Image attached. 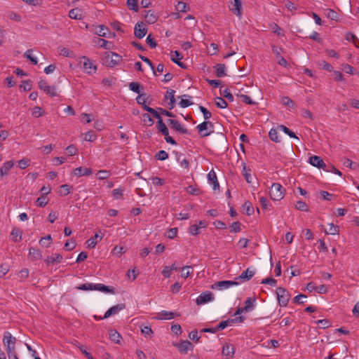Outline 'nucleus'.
Returning <instances> with one entry per match:
<instances>
[{
	"mask_svg": "<svg viewBox=\"0 0 359 359\" xmlns=\"http://www.w3.org/2000/svg\"><path fill=\"white\" fill-rule=\"evenodd\" d=\"M309 163L318 168H323L326 171H329V169L327 168V165L324 163L323 160L318 156H313L309 158Z\"/></svg>",
	"mask_w": 359,
	"mask_h": 359,
	"instance_id": "nucleus-10",
	"label": "nucleus"
},
{
	"mask_svg": "<svg viewBox=\"0 0 359 359\" xmlns=\"http://www.w3.org/2000/svg\"><path fill=\"white\" fill-rule=\"evenodd\" d=\"M243 211L248 215H251L254 213V208L252 205V203L249 201H246L242 205Z\"/></svg>",
	"mask_w": 359,
	"mask_h": 359,
	"instance_id": "nucleus-29",
	"label": "nucleus"
},
{
	"mask_svg": "<svg viewBox=\"0 0 359 359\" xmlns=\"http://www.w3.org/2000/svg\"><path fill=\"white\" fill-rule=\"evenodd\" d=\"M167 123L168 125L170 126V127L174 129L176 132L180 133V134H188L189 131L188 130L182 125L180 124V123L175 119H168Z\"/></svg>",
	"mask_w": 359,
	"mask_h": 359,
	"instance_id": "nucleus-8",
	"label": "nucleus"
},
{
	"mask_svg": "<svg viewBox=\"0 0 359 359\" xmlns=\"http://www.w3.org/2000/svg\"><path fill=\"white\" fill-rule=\"evenodd\" d=\"M216 76L217 77H223L226 75V66L224 64H217L215 67Z\"/></svg>",
	"mask_w": 359,
	"mask_h": 359,
	"instance_id": "nucleus-32",
	"label": "nucleus"
},
{
	"mask_svg": "<svg viewBox=\"0 0 359 359\" xmlns=\"http://www.w3.org/2000/svg\"><path fill=\"white\" fill-rule=\"evenodd\" d=\"M215 104L218 108L224 109L227 107V102L222 97H217L215 99Z\"/></svg>",
	"mask_w": 359,
	"mask_h": 359,
	"instance_id": "nucleus-47",
	"label": "nucleus"
},
{
	"mask_svg": "<svg viewBox=\"0 0 359 359\" xmlns=\"http://www.w3.org/2000/svg\"><path fill=\"white\" fill-rule=\"evenodd\" d=\"M77 289L81 290H99L103 292H109L112 293L114 292L113 287H109L108 286H106L103 284H94V283H84L79 287H77Z\"/></svg>",
	"mask_w": 359,
	"mask_h": 359,
	"instance_id": "nucleus-2",
	"label": "nucleus"
},
{
	"mask_svg": "<svg viewBox=\"0 0 359 359\" xmlns=\"http://www.w3.org/2000/svg\"><path fill=\"white\" fill-rule=\"evenodd\" d=\"M285 189L278 183H273L271 185L270 196L274 201H280L284 197Z\"/></svg>",
	"mask_w": 359,
	"mask_h": 359,
	"instance_id": "nucleus-4",
	"label": "nucleus"
},
{
	"mask_svg": "<svg viewBox=\"0 0 359 359\" xmlns=\"http://www.w3.org/2000/svg\"><path fill=\"white\" fill-rule=\"evenodd\" d=\"M269 135L270 139L275 142H279L280 141L278 137V133L276 129L272 128L270 130Z\"/></svg>",
	"mask_w": 359,
	"mask_h": 359,
	"instance_id": "nucleus-46",
	"label": "nucleus"
},
{
	"mask_svg": "<svg viewBox=\"0 0 359 359\" xmlns=\"http://www.w3.org/2000/svg\"><path fill=\"white\" fill-rule=\"evenodd\" d=\"M208 181L213 184L214 189L219 188V184L217 181L216 173L213 170L210 171V172L208 174Z\"/></svg>",
	"mask_w": 359,
	"mask_h": 359,
	"instance_id": "nucleus-25",
	"label": "nucleus"
},
{
	"mask_svg": "<svg viewBox=\"0 0 359 359\" xmlns=\"http://www.w3.org/2000/svg\"><path fill=\"white\" fill-rule=\"evenodd\" d=\"M122 60V57L118 54L114 52H107L103 58V64L107 67H114Z\"/></svg>",
	"mask_w": 359,
	"mask_h": 359,
	"instance_id": "nucleus-3",
	"label": "nucleus"
},
{
	"mask_svg": "<svg viewBox=\"0 0 359 359\" xmlns=\"http://www.w3.org/2000/svg\"><path fill=\"white\" fill-rule=\"evenodd\" d=\"M189 233H191V235H194V236L199 234L200 229H199V226H198V224H194L191 225L189 228Z\"/></svg>",
	"mask_w": 359,
	"mask_h": 359,
	"instance_id": "nucleus-57",
	"label": "nucleus"
},
{
	"mask_svg": "<svg viewBox=\"0 0 359 359\" xmlns=\"http://www.w3.org/2000/svg\"><path fill=\"white\" fill-rule=\"evenodd\" d=\"M199 109L203 113L205 120H208L211 118V112L208 111L205 107L200 106Z\"/></svg>",
	"mask_w": 359,
	"mask_h": 359,
	"instance_id": "nucleus-58",
	"label": "nucleus"
},
{
	"mask_svg": "<svg viewBox=\"0 0 359 359\" xmlns=\"http://www.w3.org/2000/svg\"><path fill=\"white\" fill-rule=\"evenodd\" d=\"M296 208L299 210H302V211H308L309 210V208H308L307 205L302 201H298L297 202Z\"/></svg>",
	"mask_w": 359,
	"mask_h": 359,
	"instance_id": "nucleus-59",
	"label": "nucleus"
},
{
	"mask_svg": "<svg viewBox=\"0 0 359 359\" xmlns=\"http://www.w3.org/2000/svg\"><path fill=\"white\" fill-rule=\"evenodd\" d=\"M346 39L348 41H352L355 47L359 48V39L353 33L347 32L346 34Z\"/></svg>",
	"mask_w": 359,
	"mask_h": 359,
	"instance_id": "nucleus-33",
	"label": "nucleus"
},
{
	"mask_svg": "<svg viewBox=\"0 0 359 359\" xmlns=\"http://www.w3.org/2000/svg\"><path fill=\"white\" fill-rule=\"evenodd\" d=\"M326 15L332 20H337L338 19V13L332 9H327Z\"/></svg>",
	"mask_w": 359,
	"mask_h": 359,
	"instance_id": "nucleus-49",
	"label": "nucleus"
},
{
	"mask_svg": "<svg viewBox=\"0 0 359 359\" xmlns=\"http://www.w3.org/2000/svg\"><path fill=\"white\" fill-rule=\"evenodd\" d=\"M157 128L160 133L164 136H167L169 133L168 129L166 125L163 122V119L157 121Z\"/></svg>",
	"mask_w": 359,
	"mask_h": 359,
	"instance_id": "nucleus-28",
	"label": "nucleus"
},
{
	"mask_svg": "<svg viewBox=\"0 0 359 359\" xmlns=\"http://www.w3.org/2000/svg\"><path fill=\"white\" fill-rule=\"evenodd\" d=\"M214 299V294L210 291L201 293L196 299V302L198 305H201L210 302Z\"/></svg>",
	"mask_w": 359,
	"mask_h": 359,
	"instance_id": "nucleus-9",
	"label": "nucleus"
},
{
	"mask_svg": "<svg viewBox=\"0 0 359 359\" xmlns=\"http://www.w3.org/2000/svg\"><path fill=\"white\" fill-rule=\"evenodd\" d=\"M242 165H243L242 175L244 176V177L248 183H251L252 182V176L250 174V170L247 168V165L245 162L242 163Z\"/></svg>",
	"mask_w": 359,
	"mask_h": 359,
	"instance_id": "nucleus-26",
	"label": "nucleus"
},
{
	"mask_svg": "<svg viewBox=\"0 0 359 359\" xmlns=\"http://www.w3.org/2000/svg\"><path fill=\"white\" fill-rule=\"evenodd\" d=\"M70 187L68 184H62L60 187L58 194L62 196H65L70 193Z\"/></svg>",
	"mask_w": 359,
	"mask_h": 359,
	"instance_id": "nucleus-41",
	"label": "nucleus"
},
{
	"mask_svg": "<svg viewBox=\"0 0 359 359\" xmlns=\"http://www.w3.org/2000/svg\"><path fill=\"white\" fill-rule=\"evenodd\" d=\"M229 9L236 15L241 17L242 15V2H241V0H234V2L231 3V6H229Z\"/></svg>",
	"mask_w": 359,
	"mask_h": 359,
	"instance_id": "nucleus-16",
	"label": "nucleus"
},
{
	"mask_svg": "<svg viewBox=\"0 0 359 359\" xmlns=\"http://www.w3.org/2000/svg\"><path fill=\"white\" fill-rule=\"evenodd\" d=\"M126 308V305L124 304H119L111 307L109 310H107L102 318H107L112 315H115L118 313V311L124 309Z\"/></svg>",
	"mask_w": 359,
	"mask_h": 359,
	"instance_id": "nucleus-13",
	"label": "nucleus"
},
{
	"mask_svg": "<svg viewBox=\"0 0 359 359\" xmlns=\"http://www.w3.org/2000/svg\"><path fill=\"white\" fill-rule=\"evenodd\" d=\"M81 59L83 60V69L88 74H91L96 71V66L93 64V62L88 57L83 56Z\"/></svg>",
	"mask_w": 359,
	"mask_h": 359,
	"instance_id": "nucleus-12",
	"label": "nucleus"
},
{
	"mask_svg": "<svg viewBox=\"0 0 359 359\" xmlns=\"http://www.w3.org/2000/svg\"><path fill=\"white\" fill-rule=\"evenodd\" d=\"M161 273L165 278H168L170 277L172 274V270L170 266H165L163 267V269Z\"/></svg>",
	"mask_w": 359,
	"mask_h": 359,
	"instance_id": "nucleus-64",
	"label": "nucleus"
},
{
	"mask_svg": "<svg viewBox=\"0 0 359 359\" xmlns=\"http://www.w3.org/2000/svg\"><path fill=\"white\" fill-rule=\"evenodd\" d=\"M220 94L224 97L227 98L229 101H233V96L229 92V89L226 88L223 91H220Z\"/></svg>",
	"mask_w": 359,
	"mask_h": 359,
	"instance_id": "nucleus-62",
	"label": "nucleus"
},
{
	"mask_svg": "<svg viewBox=\"0 0 359 359\" xmlns=\"http://www.w3.org/2000/svg\"><path fill=\"white\" fill-rule=\"evenodd\" d=\"M7 15L12 20H15L16 22H20L21 20V16L15 12L10 11Z\"/></svg>",
	"mask_w": 359,
	"mask_h": 359,
	"instance_id": "nucleus-60",
	"label": "nucleus"
},
{
	"mask_svg": "<svg viewBox=\"0 0 359 359\" xmlns=\"http://www.w3.org/2000/svg\"><path fill=\"white\" fill-rule=\"evenodd\" d=\"M182 55L181 53H180L178 51H174L172 53V55H171V58L170 60L175 62L176 65H177L179 67H180L182 69H186L187 68V65L180 62V60L182 59Z\"/></svg>",
	"mask_w": 359,
	"mask_h": 359,
	"instance_id": "nucleus-18",
	"label": "nucleus"
},
{
	"mask_svg": "<svg viewBox=\"0 0 359 359\" xmlns=\"http://www.w3.org/2000/svg\"><path fill=\"white\" fill-rule=\"evenodd\" d=\"M29 254L35 259H39L42 256L41 250L34 248H31L29 249Z\"/></svg>",
	"mask_w": 359,
	"mask_h": 359,
	"instance_id": "nucleus-42",
	"label": "nucleus"
},
{
	"mask_svg": "<svg viewBox=\"0 0 359 359\" xmlns=\"http://www.w3.org/2000/svg\"><path fill=\"white\" fill-rule=\"evenodd\" d=\"M58 50L60 53V55L68 57H72L74 56L73 51L70 50L69 49L65 48V47H58Z\"/></svg>",
	"mask_w": 359,
	"mask_h": 359,
	"instance_id": "nucleus-36",
	"label": "nucleus"
},
{
	"mask_svg": "<svg viewBox=\"0 0 359 359\" xmlns=\"http://www.w3.org/2000/svg\"><path fill=\"white\" fill-rule=\"evenodd\" d=\"M235 353V348L233 346L229 344H225L223 345L222 353L223 355L233 357Z\"/></svg>",
	"mask_w": 359,
	"mask_h": 359,
	"instance_id": "nucleus-20",
	"label": "nucleus"
},
{
	"mask_svg": "<svg viewBox=\"0 0 359 359\" xmlns=\"http://www.w3.org/2000/svg\"><path fill=\"white\" fill-rule=\"evenodd\" d=\"M231 324L230 319L227 320H223L220 322L216 327L215 330L217 331L224 330L226 327H227L229 325Z\"/></svg>",
	"mask_w": 359,
	"mask_h": 359,
	"instance_id": "nucleus-56",
	"label": "nucleus"
},
{
	"mask_svg": "<svg viewBox=\"0 0 359 359\" xmlns=\"http://www.w3.org/2000/svg\"><path fill=\"white\" fill-rule=\"evenodd\" d=\"M174 346L178 348L180 353L184 354L187 353L188 350L193 348L192 344L188 340L182 341L180 344L175 343Z\"/></svg>",
	"mask_w": 359,
	"mask_h": 359,
	"instance_id": "nucleus-14",
	"label": "nucleus"
},
{
	"mask_svg": "<svg viewBox=\"0 0 359 359\" xmlns=\"http://www.w3.org/2000/svg\"><path fill=\"white\" fill-rule=\"evenodd\" d=\"M74 173L77 177L90 175L92 174V170L89 168L79 167L74 169Z\"/></svg>",
	"mask_w": 359,
	"mask_h": 359,
	"instance_id": "nucleus-21",
	"label": "nucleus"
},
{
	"mask_svg": "<svg viewBox=\"0 0 359 359\" xmlns=\"http://www.w3.org/2000/svg\"><path fill=\"white\" fill-rule=\"evenodd\" d=\"M39 88L46 94L52 97L56 96V88L55 86H49L46 80H40L39 82Z\"/></svg>",
	"mask_w": 359,
	"mask_h": 359,
	"instance_id": "nucleus-7",
	"label": "nucleus"
},
{
	"mask_svg": "<svg viewBox=\"0 0 359 359\" xmlns=\"http://www.w3.org/2000/svg\"><path fill=\"white\" fill-rule=\"evenodd\" d=\"M96 135L93 131H88L85 133L84 140L88 142H94L96 140Z\"/></svg>",
	"mask_w": 359,
	"mask_h": 359,
	"instance_id": "nucleus-52",
	"label": "nucleus"
},
{
	"mask_svg": "<svg viewBox=\"0 0 359 359\" xmlns=\"http://www.w3.org/2000/svg\"><path fill=\"white\" fill-rule=\"evenodd\" d=\"M276 294L280 306H286L290 298L289 292L280 287L276 289Z\"/></svg>",
	"mask_w": 359,
	"mask_h": 359,
	"instance_id": "nucleus-5",
	"label": "nucleus"
},
{
	"mask_svg": "<svg viewBox=\"0 0 359 359\" xmlns=\"http://www.w3.org/2000/svg\"><path fill=\"white\" fill-rule=\"evenodd\" d=\"M69 16L72 19L81 20L82 18V14L79 8L71 9L69 12Z\"/></svg>",
	"mask_w": 359,
	"mask_h": 359,
	"instance_id": "nucleus-30",
	"label": "nucleus"
},
{
	"mask_svg": "<svg viewBox=\"0 0 359 359\" xmlns=\"http://www.w3.org/2000/svg\"><path fill=\"white\" fill-rule=\"evenodd\" d=\"M276 283H277L276 280H275L273 278H264L261 282L262 284H268V285H270L271 286H276Z\"/></svg>",
	"mask_w": 359,
	"mask_h": 359,
	"instance_id": "nucleus-63",
	"label": "nucleus"
},
{
	"mask_svg": "<svg viewBox=\"0 0 359 359\" xmlns=\"http://www.w3.org/2000/svg\"><path fill=\"white\" fill-rule=\"evenodd\" d=\"M193 273V268L191 266H185L182 269L181 276L187 278Z\"/></svg>",
	"mask_w": 359,
	"mask_h": 359,
	"instance_id": "nucleus-37",
	"label": "nucleus"
},
{
	"mask_svg": "<svg viewBox=\"0 0 359 359\" xmlns=\"http://www.w3.org/2000/svg\"><path fill=\"white\" fill-rule=\"evenodd\" d=\"M103 236L104 234L99 230L98 232L95 233L94 237H91L87 241L88 247L89 248H94L97 245L96 239L99 238L100 240H102Z\"/></svg>",
	"mask_w": 359,
	"mask_h": 359,
	"instance_id": "nucleus-19",
	"label": "nucleus"
},
{
	"mask_svg": "<svg viewBox=\"0 0 359 359\" xmlns=\"http://www.w3.org/2000/svg\"><path fill=\"white\" fill-rule=\"evenodd\" d=\"M328 228L325 229V233L327 234L334 235L338 233L339 227L338 226L334 225L333 224H328Z\"/></svg>",
	"mask_w": 359,
	"mask_h": 359,
	"instance_id": "nucleus-35",
	"label": "nucleus"
},
{
	"mask_svg": "<svg viewBox=\"0 0 359 359\" xmlns=\"http://www.w3.org/2000/svg\"><path fill=\"white\" fill-rule=\"evenodd\" d=\"M179 316L180 314L172 311H162L157 314L155 318L158 320H170Z\"/></svg>",
	"mask_w": 359,
	"mask_h": 359,
	"instance_id": "nucleus-15",
	"label": "nucleus"
},
{
	"mask_svg": "<svg viewBox=\"0 0 359 359\" xmlns=\"http://www.w3.org/2000/svg\"><path fill=\"white\" fill-rule=\"evenodd\" d=\"M127 6L130 10L135 11H138V4L137 0H127Z\"/></svg>",
	"mask_w": 359,
	"mask_h": 359,
	"instance_id": "nucleus-53",
	"label": "nucleus"
},
{
	"mask_svg": "<svg viewBox=\"0 0 359 359\" xmlns=\"http://www.w3.org/2000/svg\"><path fill=\"white\" fill-rule=\"evenodd\" d=\"M48 202V199L47 196L41 195L39 197L36 201V205L39 207L43 208L45 207Z\"/></svg>",
	"mask_w": 359,
	"mask_h": 359,
	"instance_id": "nucleus-40",
	"label": "nucleus"
},
{
	"mask_svg": "<svg viewBox=\"0 0 359 359\" xmlns=\"http://www.w3.org/2000/svg\"><path fill=\"white\" fill-rule=\"evenodd\" d=\"M142 121L145 125L151 126L154 124V120L149 114H144L142 115Z\"/></svg>",
	"mask_w": 359,
	"mask_h": 359,
	"instance_id": "nucleus-50",
	"label": "nucleus"
},
{
	"mask_svg": "<svg viewBox=\"0 0 359 359\" xmlns=\"http://www.w3.org/2000/svg\"><path fill=\"white\" fill-rule=\"evenodd\" d=\"M110 339L116 344H120L121 338L120 334L115 330H110L109 332Z\"/></svg>",
	"mask_w": 359,
	"mask_h": 359,
	"instance_id": "nucleus-27",
	"label": "nucleus"
},
{
	"mask_svg": "<svg viewBox=\"0 0 359 359\" xmlns=\"http://www.w3.org/2000/svg\"><path fill=\"white\" fill-rule=\"evenodd\" d=\"M278 128L283 130L285 134H287V135H289L290 137H292V138H296V139H299L295 133L294 132H292L291 130H290L288 128H287L285 126H283V125H280L278 126Z\"/></svg>",
	"mask_w": 359,
	"mask_h": 359,
	"instance_id": "nucleus-44",
	"label": "nucleus"
},
{
	"mask_svg": "<svg viewBox=\"0 0 359 359\" xmlns=\"http://www.w3.org/2000/svg\"><path fill=\"white\" fill-rule=\"evenodd\" d=\"M17 339L11 332H5L4 334L3 343L6 347L8 356L12 355L15 352V344Z\"/></svg>",
	"mask_w": 359,
	"mask_h": 359,
	"instance_id": "nucleus-1",
	"label": "nucleus"
},
{
	"mask_svg": "<svg viewBox=\"0 0 359 359\" xmlns=\"http://www.w3.org/2000/svg\"><path fill=\"white\" fill-rule=\"evenodd\" d=\"M32 114L33 116H34L36 118L41 116L43 115L42 109L39 107H34L32 109Z\"/></svg>",
	"mask_w": 359,
	"mask_h": 359,
	"instance_id": "nucleus-61",
	"label": "nucleus"
},
{
	"mask_svg": "<svg viewBox=\"0 0 359 359\" xmlns=\"http://www.w3.org/2000/svg\"><path fill=\"white\" fill-rule=\"evenodd\" d=\"M11 236L12 238V240L15 242H18L21 240L22 238V233L21 231L19 229L14 228L13 229Z\"/></svg>",
	"mask_w": 359,
	"mask_h": 359,
	"instance_id": "nucleus-31",
	"label": "nucleus"
},
{
	"mask_svg": "<svg viewBox=\"0 0 359 359\" xmlns=\"http://www.w3.org/2000/svg\"><path fill=\"white\" fill-rule=\"evenodd\" d=\"M130 90L140 94L141 92V85L138 82H132L129 84Z\"/></svg>",
	"mask_w": 359,
	"mask_h": 359,
	"instance_id": "nucleus-43",
	"label": "nucleus"
},
{
	"mask_svg": "<svg viewBox=\"0 0 359 359\" xmlns=\"http://www.w3.org/2000/svg\"><path fill=\"white\" fill-rule=\"evenodd\" d=\"M208 126H210V128H213V123L210 121H204L196 126V128L198 130L201 137H207L213 132V130H212L210 132L203 133L204 130L208 129Z\"/></svg>",
	"mask_w": 359,
	"mask_h": 359,
	"instance_id": "nucleus-11",
	"label": "nucleus"
},
{
	"mask_svg": "<svg viewBox=\"0 0 359 359\" xmlns=\"http://www.w3.org/2000/svg\"><path fill=\"white\" fill-rule=\"evenodd\" d=\"M51 240H52L51 236L48 235L47 236L41 238L40 239L39 243L41 245L48 248L50 245Z\"/></svg>",
	"mask_w": 359,
	"mask_h": 359,
	"instance_id": "nucleus-45",
	"label": "nucleus"
},
{
	"mask_svg": "<svg viewBox=\"0 0 359 359\" xmlns=\"http://www.w3.org/2000/svg\"><path fill=\"white\" fill-rule=\"evenodd\" d=\"M99 28L100 29L96 32V34L100 36L108 37V34H110L109 29L104 25H100Z\"/></svg>",
	"mask_w": 359,
	"mask_h": 359,
	"instance_id": "nucleus-38",
	"label": "nucleus"
},
{
	"mask_svg": "<svg viewBox=\"0 0 359 359\" xmlns=\"http://www.w3.org/2000/svg\"><path fill=\"white\" fill-rule=\"evenodd\" d=\"M255 274V271H250L249 269L244 271L239 276H238L236 280H242L243 281H247L250 280Z\"/></svg>",
	"mask_w": 359,
	"mask_h": 359,
	"instance_id": "nucleus-24",
	"label": "nucleus"
},
{
	"mask_svg": "<svg viewBox=\"0 0 359 359\" xmlns=\"http://www.w3.org/2000/svg\"><path fill=\"white\" fill-rule=\"evenodd\" d=\"M126 252V249L123 246H115L112 250V254L118 257H120L123 253Z\"/></svg>",
	"mask_w": 359,
	"mask_h": 359,
	"instance_id": "nucleus-39",
	"label": "nucleus"
},
{
	"mask_svg": "<svg viewBox=\"0 0 359 359\" xmlns=\"http://www.w3.org/2000/svg\"><path fill=\"white\" fill-rule=\"evenodd\" d=\"M177 228H171L165 232V236L170 239L175 238L177 236Z\"/></svg>",
	"mask_w": 359,
	"mask_h": 359,
	"instance_id": "nucleus-54",
	"label": "nucleus"
},
{
	"mask_svg": "<svg viewBox=\"0 0 359 359\" xmlns=\"http://www.w3.org/2000/svg\"><path fill=\"white\" fill-rule=\"evenodd\" d=\"M239 283L236 280H220L215 282L211 285L212 290H222L224 289L229 288L232 286L238 285Z\"/></svg>",
	"mask_w": 359,
	"mask_h": 359,
	"instance_id": "nucleus-6",
	"label": "nucleus"
},
{
	"mask_svg": "<svg viewBox=\"0 0 359 359\" xmlns=\"http://www.w3.org/2000/svg\"><path fill=\"white\" fill-rule=\"evenodd\" d=\"M189 7L183 1H179L176 5V10L178 12H186Z\"/></svg>",
	"mask_w": 359,
	"mask_h": 359,
	"instance_id": "nucleus-48",
	"label": "nucleus"
},
{
	"mask_svg": "<svg viewBox=\"0 0 359 359\" xmlns=\"http://www.w3.org/2000/svg\"><path fill=\"white\" fill-rule=\"evenodd\" d=\"M62 259V256L60 254H53L48 256L46 259L45 262L47 264H54L55 263H60Z\"/></svg>",
	"mask_w": 359,
	"mask_h": 359,
	"instance_id": "nucleus-22",
	"label": "nucleus"
},
{
	"mask_svg": "<svg viewBox=\"0 0 359 359\" xmlns=\"http://www.w3.org/2000/svg\"><path fill=\"white\" fill-rule=\"evenodd\" d=\"M13 161H9L4 163L2 167L0 168L1 170V173L4 172L6 175H7L8 173V171L13 167Z\"/></svg>",
	"mask_w": 359,
	"mask_h": 359,
	"instance_id": "nucleus-34",
	"label": "nucleus"
},
{
	"mask_svg": "<svg viewBox=\"0 0 359 359\" xmlns=\"http://www.w3.org/2000/svg\"><path fill=\"white\" fill-rule=\"evenodd\" d=\"M147 34V29L144 27V25L141 23H137L135 26V35L138 39H142Z\"/></svg>",
	"mask_w": 359,
	"mask_h": 359,
	"instance_id": "nucleus-17",
	"label": "nucleus"
},
{
	"mask_svg": "<svg viewBox=\"0 0 359 359\" xmlns=\"http://www.w3.org/2000/svg\"><path fill=\"white\" fill-rule=\"evenodd\" d=\"M155 158L160 161H164L168 158V154L165 151L161 150L156 154Z\"/></svg>",
	"mask_w": 359,
	"mask_h": 359,
	"instance_id": "nucleus-55",
	"label": "nucleus"
},
{
	"mask_svg": "<svg viewBox=\"0 0 359 359\" xmlns=\"http://www.w3.org/2000/svg\"><path fill=\"white\" fill-rule=\"evenodd\" d=\"M245 306L243 307V310L245 313L252 311L255 309V299L249 297L245 301Z\"/></svg>",
	"mask_w": 359,
	"mask_h": 359,
	"instance_id": "nucleus-23",
	"label": "nucleus"
},
{
	"mask_svg": "<svg viewBox=\"0 0 359 359\" xmlns=\"http://www.w3.org/2000/svg\"><path fill=\"white\" fill-rule=\"evenodd\" d=\"M32 50L29 49L25 53V57L29 60L34 65H36L38 61L37 59L32 55Z\"/></svg>",
	"mask_w": 359,
	"mask_h": 359,
	"instance_id": "nucleus-51",
	"label": "nucleus"
}]
</instances>
